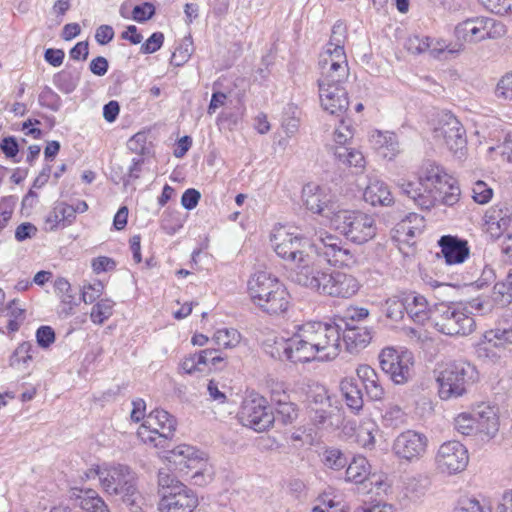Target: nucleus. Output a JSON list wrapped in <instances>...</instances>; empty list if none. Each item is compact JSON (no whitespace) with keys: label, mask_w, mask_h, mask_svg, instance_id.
<instances>
[{"label":"nucleus","mask_w":512,"mask_h":512,"mask_svg":"<svg viewBox=\"0 0 512 512\" xmlns=\"http://www.w3.org/2000/svg\"><path fill=\"white\" fill-rule=\"evenodd\" d=\"M401 190L421 209L429 210L438 204L453 206L460 197V188L455 178L432 162L422 165L418 184L404 182Z\"/></svg>","instance_id":"nucleus-1"},{"label":"nucleus","mask_w":512,"mask_h":512,"mask_svg":"<svg viewBox=\"0 0 512 512\" xmlns=\"http://www.w3.org/2000/svg\"><path fill=\"white\" fill-rule=\"evenodd\" d=\"M301 363L332 360L341 348V327L336 323L310 321L297 326Z\"/></svg>","instance_id":"nucleus-2"},{"label":"nucleus","mask_w":512,"mask_h":512,"mask_svg":"<svg viewBox=\"0 0 512 512\" xmlns=\"http://www.w3.org/2000/svg\"><path fill=\"white\" fill-rule=\"evenodd\" d=\"M102 490L111 496H119L129 512H146L149 504L137 488V475L124 464L102 465Z\"/></svg>","instance_id":"nucleus-3"},{"label":"nucleus","mask_w":512,"mask_h":512,"mask_svg":"<svg viewBox=\"0 0 512 512\" xmlns=\"http://www.w3.org/2000/svg\"><path fill=\"white\" fill-rule=\"evenodd\" d=\"M248 294L251 301L263 312L279 315L287 311L290 296L285 286L271 274L260 271L248 281Z\"/></svg>","instance_id":"nucleus-4"},{"label":"nucleus","mask_w":512,"mask_h":512,"mask_svg":"<svg viewBox=\"0 0 512 512\" xmlns=\"http://www.w3.org/2000/svg\"><path fill=\"white\" fill-rule=\"evenodd\" d=\"M346 39L345 26L337 22L332 27L329 42L319 56L320 77L323 82H346L350 75L348 60L344 49Z\"/></svg>","instance_id":"nucleus-5"},{"label":"nucleus","mask_w":512,"mask_h":512,"mask_svg":"<svg viewBox=\"0 0 512 512\" xmlns=\"http://www.w3.org/2000/svg\"><path fill=\"white\" fill-rule=\"evenodd\" d=\"M432 323L441 333L449 336H466L476 327L468 308L460 303H439L433 307Z\"/></svg>","instance_id":"nucleus-6"},{"label":"nucleus","mask_w":512,"mask_h":512,"mask_svg":"<svg viewBox=\"0 0 512 512\" xmlns=\"http://www.w3.org/2000/svg\"><path fill=\"white\" fill-rule=\"evenodd\" d=\"M330 225L346 239L356 244H364L377 234L376 221L372 215L342 207Z\"/></svg>","instance_id":"nucleus-7"},{"label":"nucleus","mask_w":512,"mask_h":512,"mask_svg":"<svg viewBox=\"0 0 512 512\" xmlns=\"http://www.w3.org/2000/svg\"><path fill=\"white\" fill-rule=\"evenodd\" d=\"M476 376V368L469 362L458 360L446 364L437 377L439 397L448 400L462 396L467 385L473 383Z\"/></svg>","instance_id":"nucleus-8"},{"label":"nucleus","mask_w":512,"mask_h":512,"mask_svg":"<svg viewBox=\"0 0 512 512\" xmlns=\"http://www.w3.org/2000/svg\"><path fill=\"white\" fill-rule=\"evenodd\" d=\"M176 419L163 409L151 411L137 431L138 437L146 444L166 449L176 430Z\"/></svg>","instance_id":"nucleus-9"},{"label":"nucleus","mask_w":512,"mask_h":512,"mask_svg":"<svg viewBox=\"0 0 512 512\" xmlns=\"http://www.w3.org/2000/svg\"><path fill=\"white\" fill-rule=\"evenodd\" d=\"M503 23L485 16H477L464 20L455 27V36L459 40L478 43L486 39H499L506 34Z\"/></svg>","instance_id":"nucleus-10"},{"label":"nucleus","mask_w":512,"mask_h":512,"mask_svg":"<svg viewBox=\"0 0 512 512\" xmlns=\"http://www.w3.org/2000/svg\"><path fill=\"white\" fill-rule=\"evenodd\" d=\"M434 139L443 143L458 160L467 153L466 131L461 122L451 113H444L433 130Z\"/></svg>","instance_id":"nucleus-11"},{"label":"nucleus","mask_w":512,"mask_h":512,"mask_svg":"<svg viewBox=\"0 0 512 512\" xmlns=\"http://www.w3.org/2000/svg\"><path fill=\"white\" fill-rule=\"evenodd\" d=\"M239 419L244 426L263 432L273 425L276 417L263 396L250 393L242 402Z\"/></svg>","instance_id":"nucleus-12"},{"label":"nucleus","mask_w":512,"mask_h":512,"mask_svg":"<svg viewBox=\"0 0 512 512\" xmlns=\"http://www.w3.org/2000/svg\"><path fill=\"white\" fill-rule=\"evenodd\" d=\"M382 371L396 385H403L413 377L414 357L408 350L387 347L379 354Z\"/></svg>","instance_id":"nucleus-13"},{"label":"nucleus","mask_w":512,"mask_h":512,"mask_svg":"<svg viewBox=\"0 0 512 512\" xmlns=\"http://www.w3.org/2000/svg\"><path fill=\"white\" fill-rule=\"evenodd\" d=\"M313 243L318 256L323 257L332 266L352 267L357 263L356 255L342 246V241L326 231L316 233Z\"/></svg>","instance_id":"nucleus-14"},{"label":"nucleus","mask_w":512,"mask_h":512,"mask_svg":"<svg viewBox=\"0 0 512 512\" xmlns=\"http://www.w3.org/2000/svg\"><path fill=\"white\" fill-rule=\"evenodd\" d=\"M428 443V437L424 433L408 429L394 439L392 452L400 461L414 463L426 454Z\"/></svg>","instance_id":"nucleus-15"},{"label":"nucleus","mask_w":512,"mask_h":512,"mask_svg":"<svg viewBox=\"0 0 512 512\" xmlns=\"http://www.w3.org/2000/svg\"><path fill=\"white\" fill-rule=\"evenodd\" d=\"M484 220L485 231L491 238L505 237L502 251L512 264V213L508 209L492 207L485 213Z\"/></svg>","instance_id":"nucleus-16"},{"label":"nucleus","mask_w":512,"mask_h":512,"mask_svg":"<svg viewBox=\"0 0 512 512\" xmlns=\"http://www.w3.org/2000/svg\"><path fill=\"white\" fill-rule=\"evenodd\" d=\"M469 462L467 448L459 441L442 443L435 455L436 468L444 474L453 475L465 470Z\"/></svg>","instance_id":"nucleus-17"},{"label":"nucleus","mask_w":512,"mask_h":512,"mask_svg":"<svg viewBox=\"0 0 512 512\" xmlns=\"http://www.w3.org/2000/svg\"><path fill=\"white\" fill-rule=\"evenodd\" d=\"M302 199L308 210L322 215L330 221V224L341 207L334 195L314 184L304 186Z\"/></svg>","instance_id":"nucleus-18"},{"label":"nucleus","mask_w":512,"mask_h":512,"mask_svg":"<svg viewBox=\"0 0 512 512\" xmlns=\"http://www.w3.org/2000/svg\"><path fill=\"white\" fill-rule=\"evenodd\" d=\"M272 247L276 254L284 260L293 262L294 264L308 253L306 247L309 246L308 241L288 232L285 228H279L271 237Z\"/></svg>","instance_id":"nucleus-19"},{"label":"nucleus","mask_w":512,"mask_h":512,"mask_svg":"<svg viewBox=\"0 0 512 512\" xmlns=\"http://www.w3.org/2000/svg\"><path fill=\"white\" fill-rule=\"evenodd\" d=\"M327 271L320 269L309 254L301 257L289 272V279L302 287L320 293Z\"/></svg>","instance_id":"nucleus-20"},{"label":"nucleus","mask_w":512,"mask_h":512,"mask_svg":"<svg viewBox=\"0 0 512 512\" xmlns=\"http://www.w3.org/2000/svg\"><path fill=\"white\" fill-rule=\"evenodd\" d=\"M320 295L339 299H349L355 296L361 288L360 281L352 274L342 271L327 272L323 278Z\"/></svg>","instance_id":"nucleus-21"},{"label":"nucleus","mask_w":512,"mask_h":512,"mask_svg":"<svg viewBox=\"0 0 512 512\" xmlns=\"http://www.w3.org/2000/svg\"><path fill=\"white\" fill-rule=\"evenodd\" d=\"M198 506V496L183 483H177L169 493H163L160 512H192Z\"/></svg>","instance_id":"nucleus-22"},{"label":"nucleus","mask_w":512,"mask_h":512,"mask_svg":"<svg viewBox=\"0 0 512 512\" xmlns=\"http://www.w3.org/2000/svg\"><path fill=\"white\" fill-rule=\"evenodd\" d=\"M317 82L322 108L332 115L340 116L346 112L349 107V100L347 91L343 86L345 82Z\"/></svg>","instance_id":"nucleus-23"},{"label":"nucleus","mask_w":512,"mask_h":512,"mask_svg":"<svg viewBox=\"0 0 512 512\" xmlns=\"http://www.w3.org/2000/svg\"><path fill=\"white\" fill-rule=\"evenodd\" d=\"M296 331L290 338L269 334L263 341V349L266 354L274 359L289 360L301 363V354Z\"/></svg>","instance_id":"nucleus-24"},{"label":"nucleus","mask_w":512,"mask_h":512,"mask_svg":"<svg viewBox=\"0 0 512 512\" xmlns=\"http://www.w3.org/2000/svg\"><path fill=\"white\" fill-rule=\"evenodd\" d=\"M202 454L203 453L193 446L181 444L172 450H168L166 458L175 465L184 466L188 469H198L192 475V478L196 484L202 485L207 482V480L204 479L203 473L200 471L202 466L206 464Z\"/></svg>","instance_id":"nucleus-25"},{"label":"nucleus","mask_w":512,"mask_h":512,"mask_svg":"<svg viewBox=\"0 0 512 512\" xmlns=\"http://www.w3.org/2000/svg\"><path fill=\"white\" fill-rule=\"evenodd\" d=\"M445 262L449 265L463 263L469 256L468 242L457 236L444 235L438 241Z\"/></svg>","instance_id":"nucleus-26"},{"label":"nucleus","mask_w":512,"mask_h":512,"mask_svg":"<svg viewBox=\"0 0 512 512\" xmlns=\"http://www.w3.org/2000/svg\"><path fill=\"white\" fill-rule=\"evenodd\" d=\"M363 199L372 206H389L393 203L389 187L376 176L368 177V184L363 191Z\"/></svg>","instance_id":"nucleus-27"},{"label":"nucleus","mask_w":512,"mask_h":512,"mask_svg":"<svg viewBox=\"0 0 512 512\" xmlns=\"http://www.w3.org/2000/svg\"><path fill=\"white\" fill-rule=\"evenodd\" d=\"M370 143L377 153L388 160H392L400 152L399 141L393 132L375 131L370 136Z\"/></svg>","instance_id":"nucleus-28"},{"label":"nucleus","mask_w":512,"mask_h":512,"mask_svg":"<svg viewBox=\"0 0 512 512\" xmlns=\"http://www.w3.org/2000/svg\"><path fill=\"white\" fill-rule=\"evenodd\" d=\"M71 497L79 502L85 512H111L104 499L93 489H71Z\"/></svg>","instance_id":"nucleus-29"},{"label":"nucleus","mask_w":512,"mask_h":512,"mask_svg":"<svg viewBox=\"0 0 512 512\" xmlns=\"http://www.w3.org/2000/svg\"><path fill=\"white\" fill-rule=\"evenodd\" d=\"M432 310L424 296L415 292L406 293V313L415 323L432 321Z\"/></svg>","instance_id":"nucleus-30"},{"label":"nucleus","mask_w":512,"mask_h":512,"mask_svg":"<svg viewBox=\"0 0 512 512\" xmlns=\"http://www.w3.org/2000/svg\"><path fill=\"white\" fill-rule=\"evenodd\" d=\"M473 417L477 424V434H483L488 439L496 436L499 430V422L493 408L480 406L479 409L473 413Z\"/></svg>","instance_id":"nucleus-31"},{"label":"nucleus","mask_w":512,"mask_h":512,"mask_svg":"<svg viewBox=\"0 0 512 512\" xmlns=\"http://www.w3.org/2000/svg\"><path fill=\"white\" fill-rule=\"evenodd\" d=\"M340 391L347 407L353 413H359L364 405V398L357 379L346 377L340 382Z\"/></svg>","instance_id":"nucleus-32"},{"label":"nucleus","mask_w":512,"mask_h":512,"mask_svg":"<svg viewBox=\"0 0 512 512\" xmlns=\"http://www.w3.org/2000/svg\"><path fill=\"white\" fill-rule=\"evenodd\" d=\"M356 373L366 390L367 396L373 401L381 400L385 392L380 384L377 372L369 365H360Z\"/></svg>","instance_id":"nucleus-33"},{"label":"nucleus","mask_w":512,"mask_h":512,"mask_svg":"<svg viewBox=\"0 0 512 512\" xmlns=\"http://www.w3.org/2000/svg\"><path fill=\"white\" fill-rule=\"evenodd\" d=\"M371 339V332L367 327H347L342 335V340L350 353H357L365 348Z\"/></svg>","instance_id":"nucleus-34"},{"label":"nucleus","mask_w":512,"mask_h":512,"mask_svg":"<svg viewBox=\"0 0 512 512\" xmlns=\"http://www.w3.org/2000/svg\"><path fill=\"white\" fill-rule=\"evenodd\" d=\"M54 290L61 300L62 308L61 313L65 316L71 315L75 306H77V299L72 293L71 284L66 278L58 277L54 281Z\"/></svg>","instance_id":"nucleus-35"},{"label":"nucleus","mask_w":512,"mask_h":512,"mask_svg":"<svg viewBox=\"0 0 512 512\" xmlns=\"http://www.w3.org/2000/svg\"><path fill=\"white\" fill-rule=\"evenodd\" d=\"M338 407L329 402V407L314 409L308 413L311 422L318 428L328 429L336 426Z\"/></svg>","instance_id":"nucleus-36"},{"label":"nucleus","mask_w":512,"mask_h":512,"mask_svg":"<svg viewBox=\"0 0 512 512\" xmlns=\"http://www.w3.org/2000/svg\"><path fill=\"white\" fill-rule=\"evenodd\" d=\"M335 157L344 165L354 167L362 171L365 168L366 161L361 151L348 148L346 146H336Z\"/></svg>","instance_id":"nucleus-37"},{"label":"nucleus","mask_w":512,"mask_h":512,"mask_svg":"<svg viewBox=\"0 0 512 512\" xmlns=\"http://www.w3.org/2000/svg\"><path fill=\"white\" fill-rule=\"evenodd\" d=\"M370 472V465L363 456H355L346 469V480L354 483L364 482Z\"/></svg>","instance_id":"nucleus-38"},{"label":"nucleus","mask_w":512,"mask_h":512,"mask_svg":"<svg viewBox=\"0 0 512 512\" xmlns=\"http://www.w3.org/2000/svg\"><path fill=\"white\" fill-rule=\"evenodd\" d=\"M385 316L392 321L403 319L406 313V293L389 297L382 306Z\"/></svg>","instance_id":"nucleus-39"},{"label":"nucleus","mask_w":512,"mask_h":512,"mask_svg":"<svg viewBox=\"0 0 512 512\" xmlns=\"http://www.w3.org/2000/svg\"><path fill=\"white\" fill-rule=\"evenodd\" d=\"M80 73L77 70H62L54 75V85L63 93L70 94L78 86Z\"/></svg>","instance_id":"nucleus-40"},{"label":"nucleus","mask_w":512,"mask_h":512,"mask_svg":"<svg viewBox=\"0 0 512 512\" xmlns=\"http://www.w3.org/2000/svg\"><path fill=\"white\" fill-rule=\"evenodd\" d=\"M0 317H7L8 330L10 332H15L19 329L20 324L24 319V309L17 300H12L6 306L2 307Z\"/></svg>","instance_id":"nucleus-41"},{"label":"nucleus","mask_w":512,"mask_h":512,"mask_svg":"<svg viewBox=\"0 0 512 512\" xmlns=\"http://www.w3.org/2000/svg\"><path fill=\"white\" fill-rule=\"evenodd\" d=\"M329 402H332V399L324 386L314 385L310 387L307 394L308 413L312 412L314 409L329 407Z\"/></svg>","instance_id":"nucleus-42"},{"label":"nucleus","mask_w":512,"mask_h":512,"mask_svg":"<svg viewBox=\"0 0 512 512\" xmlns=\"http://www.w3.org/2000/svg\"><path fill=\"white\" fill-rule=\"evenodd\" d=\"M377 433L378 427L375 422L371 420L364 421L357 430L356 441L363 448H372L375 445V435Z\"/></svg>","instance_id":"nucleus-43"},{"label":"nucleus","mask_w":512,"mask_h":512,"mask_svg":"<svg viewBox=\"0 0 512 512\" xmlns=\"http://www.w3.org/2000/svg\"><path fill=\"white\" fill-rule=\"evenodd\" d=\"M214 343L223 348H234L241 341V334L234 328L218 329L213 336Z\"/></svg>","instance_id":"nucleus-44"},{"label":"nucleus","mask_w":512,"mask_h":512,"mask_svg":"<svg viewBox=\"0 0 512 512\" xmlns=\"http://www.w3.org/2000/svg\"><path fill=\"white\" fill-rule=\"evenodd\" d=\"M32 345L30 342L20 344L10 358L11 367L18 371H24L28 368V362L32 359Z\"/></svg>","instance_id":"nucleus-45"},{"label":"nucleus","mask_w":512,"mask_h":512,"mask_svg":"<svg viewBox=\"0 0 512 512\" xmlns=\"http://www.w3.org/2000/svg\"><path fill=\"white\" fill-rule=\"evenodd\" d=\"M114 302L110 299H100L91 309L90 319L94 324L101 325L113 314Z\"/></svg>","instance_id":"nucleus-46"},{"label":"nucleus","mask_w":512,"mask_h":512,"mask_svg":"<svg viewBox=\"0 0 512 512\" xmlns=\"http://www.w3.org/2000/svg\"><path fill=\"white\" fill-rule=\"evenodd\" d=\"M322 462L327 468L340 470L348 464V459L341 450L332 447L324 450Z\"/></svg>","instance_id":"nucleus-47"},{"label":"nucleus","mask_w":512,"mask_h":512,"mask_svg":"<svg viewBox=\"0 0 512 512\" xmlns=\"http://www.w3.org/2000/svg\"><path fill=\"white\" fill-rule=\"evenodd\" d=\"M491 333L498 341L512 344V314H504Z\"/></svg>","instance_id":"nucleus-48"},{"label":"nucleus","mask_w":512,"mask_h":512,"mask_svg":"<svg viewBox=\"0 0 512 512\" xmlns=\"http://www.w3.org/2000/svg\"><path fill=\"white\" fill-rule=\"evenodd\" d=\"M405 414L402 408L393 403H387L382 412V419L386 426L397 427L404 422Z\"/></svg>","instance_id":"nucleus-49"},{"label":"nucleus","mask_w":512,"mask_h":512,"mask_svg":"<svg viewBox=\"0 0 512 512\" xmlns=\"http://www.w3.org/2000/svg\"><path fill=\"white\" fill-rule=\"evenodd\" d=\"M454 428L462 435L471 436L477 434L476 420L471 413H460L454 419Z\"/></svg>","instance_id":"nucleus-50"},{"label":"nucleus","mask_w":512,"mask_h":512,"mask_svg":"<svg viewBox=\"0 0 512 512\" xmlns=\"http://www.w3.org/2000/svg\"><path fill=\"white\" fill-rule=\"evenodd\" d=\"M103 291L104 285L100 281L85 283L81 288V300L86 304H91L101 297Z\"/></svg>","instance_id":"nucleus-51"},{"label":"nucleus","mask_w":512,"mask_h":512,"mask_svg":"<svg viewBox=\"0 0 512 512\" xmlns=\"http://www.w3.org/2000/svg\"><path fill=\"white\" fill-rule=\"evenodd\" d=\"M276 417L283 424H291L298 417L296 405L291 402H279L276 408Z\"/></svg>","instance_id":"nucleus-52"},{"label":"nucleus","mask_w":512,"mask_h":512,"mask_svg":"<svg viewBox=\"0 0 512 512\" xmlns=\"http://www.w3.org/2000/svg\"><path fill=\"white\" fill-rule=\"evenodd\" d=\"M487 10L501 16L512 14V0H478Z\"/></svg>","instance_id":"nucleus-53"},{"label":"nucleus","mask_w":512,"mask_h":512,"mask_svg":"<svg viewBox=\"0 0 512 512\" xmlns=\"http://www.w3.org/2000/svg\"><path fill=\"white\" fill-rule=\"evenodd\" d=\"M493 196V190L485 182L477 181L472 186V198L478 204L488 203Z\"/></svg>","instance_id":"nucleus-54"},{"label":"nucleus","mask_w":512,"mask_h":512,"mask_svg":"<svg viewBox=\"0 0 512 512\" xmlns=\"http://www.w3.org/2000/svg\"><path fill=\"white\" fill-rule=\"evenodd\" d=\"M453 512H491V508L475 498H463Z\"/></svg>","instance_id":"nucleus-55"},{"label":"nucleus","mask_w":512,"mask_h":512,"mask_svg":"<svg viewBox=\"0 0 512 512\" xmlns=\"http://www.w3.org/2000/svg\"><path fill=\"white\" fill-rule=\"evenodd\" d=\"M35 336L37 344L43 349L49 348L56 340L54 329L48 325L40 326L36 330Z\"/></svg>","instance_id":"nucleus-56"},{"label":"nucleus","mask_w":512,"mask_h":512,"mask_svg":"<svg viewBox=\"0 0 512 512\" xmlns=\"http://www.w3.org/2000/svg\"><path fill=\"white\" fill-rule=\"evenodd\" d=\"M496 96L507 101H512V71L506 73L499 80L496 87Z\"/></svg>","instance_id":"nucleus-57"},{"label":"nucleus","mask_w":512,"mask_h":512,"mask_svg":"<svg viewBox=\"0 0 512 512\" xmlns=\"http://www.w3.org/2000/svg\"><path fill=\"white\" fill-rule=\"evenodd\" d=\"M353 128L350 124L346 123L345 120L340 121V125L334 131V140L339 146H345V144L352 139Z\"/></svg>","instance_id":"nucleus-58"},{"label":"nucleus","mask_w":512,"mask_h":512,"mask_svg":"<svg viewBox=\"0 0 512 512\" xmlns=\"http://www.w3.org/2000/svg\"><path fill=\"white\" fill-rule=\"evenodd\" d=\"M163 41V33L155 32L142 44L141 51L145 54H152L161 48Z\"/></svg>","instance_id":"nucleus-59"},{"label":"nucleus","mask_w":512,"mask_h":512,"mask_svg":"<svg viewBox=\"0 0 512 512\" xmlns=\"http://www.w3.org/2000/svg\"><path fill=\"white\" fill-rule=\"evenodd\" d=\"M38 102L41 106L47 107L51 110H57L59 107L58 95L48 88L39 94Z\"/></svg>","instance_id":"nucleus-60"},{"label":"nucleus","mask_w":512,"mask_h":512,"mask_svg":"<svg viewBox=\"0 0 512 512\" xmlns=\"http://www.w3.org/2000/svg\"><path fill=\"white\" fill-rule=\"evenodd\" d=\"M54 214L56 219H60L64 226L70 224L74 219V210L72 205L66 203H59L54 207Z\"/></svg>","instance_id":"nucleus-61"},{"label":"nucleus","mask_w":512,"mask_h":512,"mask_svg":"<svg viewBox=\"0 0 512 512\" xmlns=\"http://www.w3.org/2000/svg\"><path fill=\"white\" fill-rule=\"evenodd\" d=\"M155 14V8L150 3H144L142 5H136L133 8V18L137 22H144Z\"/></svg>","instance_id":"nucleus-62"},{"label":"nucleus","mask_w":512,"mask_h":512,"mask_svg":"<svg viewBox=\"0 0 512 512\" xmlns=\"http://www.w3.org/2000/svg\"><path fill=\"white\" fill-rule=\"evenodd\" d=\"M201 198V194L194 188L187 189L181 197V204L187 210L194 209Z\"/></svg>","instance_id":"nucleus-63"},{"label":"nucleus","mask_w":512,"mask_h":512,"mask_svg":"<svg viewBox=\"0 0 512 512\" xmlns=\"http://www.w3.org/2000/svg\"><path fill=\"white\" fill-rule=\"evenodd\" d=\"M408 50L412 53H423L431 47V42L428 37L419 38L418 36L409 38Z\"/></svg>","instance_id":"nucleus-64"}]
</instances>
